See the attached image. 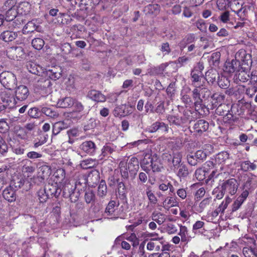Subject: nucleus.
<instances>
[{
    "label": "nucleus",
    "mask_w": 257,
    "mask_h": 257,
    "mask_svg": "<svg viewBox=\"0 0 257 257\" xmlns=\"http://www.w3.org/2000/svg\"><path fill=\"white\" fill-rule=\"evenodd\" d=\"M235 58L240 62V67L243 70H250L252 61L251 55L243 49L239 50L235 55Z\"/></svg>",
    "instance_id": "4"
},
{
    "label": "nucleus",
    "mask_w": 257,
    "mask_h": 257,
    "mask_svg": "<svg viewBox=\"0 0 257 257\" xmlns=\"http://www.w3.org/2000/svg\"><path fill=\"white\" fill-rule=\"evenodd\" d=\"M163 204L164 206L167 207H171L178 206L179 202L177 198L174 197H167L164 200Z\"/></svg>",
    "instance_id": "54"
},
{
    "label": "nucleus",
    "mask_w": 257,
    "mask_h": 257,
    "mask_svg": "<svg viewBox=\"0 0 257 257\" xmlns=\"http://www.w3.org/2000/svg\"><path fill=\"white\" fill-rule=\"evenodd\" d=\"M152 219L160 225L163 224L166 219L165 215L161 213L153 214Z\"/></svg>",
    "instance_id": "61"
},
{
    "label": "nucleus",
    "mask_w": 257,
    "mask_h": 257,
    "mask_svg": "<svg viewBox=\"0 0 257 257\" xmlns=\"http://www.w3.org/2000/svg\"><path fill=\"white\" fill-rule=\"evenodd\" d=\"M232 199L229 196H226L225 200L222 202L219 206L216 208L217 211L223 213L225 209L227 208L228 204L231 202Z\"/></svg>",
    "instance_id": "60"
},
{
    "label": "nucleus",
    "mask_w": 257,
    "mask_h": 257,
    "mask_svg": "<svg viewBox=\"0 0 257 257\" xmlns=\"http://www.w3.org/2000/svg\"><path fill=\"white\" fill-rule=\"evenodd\" d=\"M121 177L124 179H127L129 177L128 172L136 174L139 169V162L138 159L133 157L127 161H121L118 165Z\"/></svg>",
    "instance_id": "1"
},
{
    "label": "nucleus",
    "mask_w": 257,
    "mask_h": 257,
    "mask_svg": "<svg viewBox=\"0 0 257 257\" xmlns=\"http://www.w3.org/2000/svg\"><path fill=\"white\" fill-rule=\"evenodd\" d=\"M248 70L240 68L238 70V73L234 76V82L238 84L241 82H247L249 77L250 78L248 72Z\"/></svg>",
    "instance_id": "14"
},
{
    "label": "nucleus",
    "mask_w": 257,
    "mask_h": 257,
    "mask_svg": "<svg viewBox=\"0 0 257 257\" xmlns=\"http://www.w3.org/2000/svg\"><path fill=\"white\" fill-rule=\"evenodd\" d=\"M217 83L220 88L227 89L230 85V80L227 77L221 75L218 79Z\"/></svg>",
    "instance_id": "47"
},
{
    "label": "nucleus",
    "mask_w": 257,
    "mask_h": 257,
    "mask_svg": "<svg viewBox=\"0 0 257 257\" xmlns=\"http://www.w3.org/2000/svg\"><path fill=\"white\" fill-rule=\"evenodd\" d=\"M66 173L65 170L62 168H59L54 172L53 174V181L56 184L59 185V187H61V184L63 183L65 180H67L65 178Z\"/></svg>",
    "instance_id": "15"
},
{
    "label": "nucleus",
    "mask_w": 257,
    "mask_h": 257,
    "mask_svg": "<svg viewBox=\"0 0 257 257\" xmlns=\"http://www.w3.org/2000/svg\"><path fill=\"white\" fill-rule=\"evenodd\" d=\"M116 146L111 143H107L103 147L101 151L102 155L104 157L108 156L111 155L113 152H115Z\"/></svg>",
    "instance_id": "34"
},
{
    "label": "nucleus",
    "mask_w": 257,
    "mask_h": 257,
    "mask_svg": "<svg viewBox=\"0 0 257 257\" xmlns=\"http://www.w3.org/2000/svg\"><path fill=\"white\" fill-rule=\"evenodd\" d=\"M66 128V124L63 121H57L53 125L52 135L53 136H56L59 134L61 131L65 130Z\"/></svg>",
    "instance_id": "39"
},
{
    "label": "nucleus",
    "mask_w": 257,
    "mask_h": 257,
    "mask_svg": "<svg viewBox=\"0 0 257 257\" xmlns=\"http://www.w3.org/2000/svg\"><path fill=\"white\" fill-rule=\"evenodd\" d=\"M18 164H19V167H21L22 172L28 173V177L29 173H33L35 171V168L32 165V162L28 159L22 160L18 162Z\"/></svg>",
    "instance_id": "16"
},
{
    "label": "nucleus",
    "mask_w": 257,
    "mask_h": 257,
    "mask_svg": "<svg viewBox=\"0 0 257 257\" xmlns=\"http://www.w3.org/2000/svg\"><path fill=\"white\" fill-rule=\"evenodd\" d=\"M52 83L46 77L42 76L35 85V90L42 96L47 95L51 91Z\"/></svg>",
    "instance_id": "3"
},
{
    "label": "nucleus",
    "mask_w": 257,
    "mask_h": 257,
    "mask_svg": "<svg viewBox=\"0 0 257 257\" xmlns=\"http://www.w3.org/2000/svg\"><path fill=\"white\" fill-rule=\"evenodd\" d=\"M72 21L71 16L67 14L60 13L57 18L58 22L62 25H68Z\"/></svg>",
    "instance_id": "45"
},
{
    "label": "nucleus",
    "mask_w": 257,
    "mask_h": 257,
    "mask_svg": "<svg viewBox=\"0 0 257 257\" xmlns=\"http://www.w3.org/2000/svg\"><path fill=\"white\" fill-rule=\"evenodd\" d=\"M229 155L225 151H223L217 154L214 159L217 165H221L220 169H223V165L225 164L226 161L229 159Z\"/></svg>",
    "instance_id": "20"
},
{
    "label": "nucleus",
    "mask_w": 257,
    "mask_h": 257,
    "mask_svg": "<svg viewBox=\"0 0 257 257\" xmlns=\"http://www.w3.org/2000/svg\"><path fill=\"white\" fill-rule=\"evenodd\" d=\"M151 163V170L154 173L161 172L163 168L160 161L157 158V156L154 157V159Z\"/></svg>",
    "instance_id": "46"
},
{
    "label": "nucleus",
    "mask_w": 257,
    "mask_h": 257,
    "mask_svg": "<svg viewBox=\"0 0 257 257\" xmlns=\"http://www.w3.org/2000/svg\"><path fill=\"white\" fill-rule=\"evenodd\" d=\"M117 193L118 196L120 199H124L126 198L127 189L123 182H119L117 185Z\"/></svg>",
    "instance_id": "31"
},
{
    "label": "nucleus",
    "mask_w": 257,
    "mask_h": 257,
    "mask_svg": "<svg viewBox=\"0 0 257 257\" xmlns=\"http://www.w3.org/2000/svg\"><path fill=\"white\" fill-rule=\"evenodd\" d=\"M209 123L204 119L197 120L193 126V133L194 135L201 136L206 132L209 128Z\"/></svg>",
    "instance_id": "7"
},
{
    "label": "nucleus",
    "mask_w": 257,
    "mask_h": 257,
    "mask_svg": "<svg viewBox=\"0 0 257 257\" xmlns=\"http://www.w3.org/2000/svg\"><path fill=\"white\" fill-rule=\"evenodd\" d=\"M32 45L35 49L41 50L44 45V41L41 38H35L32 41Z\"/></svg>",
    "instance_id": "62"
},
{
    "label": "nucleus",
    "mask_w": 257,
    "mask_h": 257,
    "mask_svg": "<svg viewBox=\"0 0 257 257\" xmlns=\"http://www.w3.org/2000/svg\"><path fill=\"white\" fill-rule=\"evenodd\" d=\"M30 6L28 2L20 3L17 6V17L18 15L23 16L26 15L29 12Z\"/></svg>",
    "instance_id": "38"
},
{
    "label": "nucleus",
    "mask_w": 257,
    "mask_h": 257,
    "mask_svg": "<svg viewBox=\"0 0 257 257\" xmlns=\"http://www.w3.org/2000/svg\"><path fill=\"white\" fill-rule=\"evenodd\" d=\"M219 76L218 72L216 69H210L206 72L204 79L208 83H213L215 81L216 78L218 79Z\"/></svg>",
    "instance_id": "24"
},
{
    "label": "nucleus",
    "mask_w": 257,
    "mask_h": 257,
    "mask_svg": "<svg viewBox=\"0 0 257 257\" xmlns=\"http://www.w3.org/2000/svg\"><path fill=\"white\" fill-rule=\"evenodd\" d=\"M233 108L231 112H228L227 114L224 115L223 116V121L225 123L231 124L236 121L238 119V115L240 114H237L235 112V109Z\"/></svg>",
    "instance_id": "23"
},
{
    "label": "nucleus",
    "mask_w": 257,
    "mask_h": 257,
    "mask_svg": "<svg viewBox=\"0 0 257 257\" xmlns=\"http://www.w3.org/2000/svg\"><path fill=\"white\" fill-rule=\"evenodd\" d=\"M107 188L104 180H101L100 182L98 187L97 194L99 197H103L107 194Z\"/></svg>",
    "instance_id": "48"
},
{
    "label": "nucleus",
    "mask_w": 257,
    "mask_h": 257,
    "mask_svg": "<svg viewBox=\"0 0 257 257\" xmlns=\"http://www.w3.org/2000/svg\"><path fill=\"white\" fill-rule=\"evenodd\" d=\"M146 194L151 204H156L157 202V198L152 192L151 186H148L146 189Z\"/></svg>",
    "instance_id": "55"
},
{
    "label": "nucleus",
    "mask_w": 257,
    "mask_h": 257,
    "mask_svg": "<svg viewBox=\"0 0 257 257\" xmlns=\"http://www.w3.org/2000/svg\"><path fill=\"white\" fill-rule=\"evenodd\" d=\"M145 11L149 14L157 15L160 11V6L158 4H150L145 7Z\"/></svg>",
    "instance_id": "44"
},
{
    "label": "nucleus",
    "mask_w": 257,
    "mask_h": 257,
    "mask_svg": "<svg viewBox=\"0 0 257 257\" xmlns=\"http://www.w3.org/2000/svg\"><path fill=\"white\" fill-rule=\"evenodd\" d=\"M51 173V168L48 165H43L39 168V174L44 179L49 176Z\"/></svg>",
    "instance_id": "57"
},
{
    "label": "nucleus",
    "mask_w": 257,
    "mask_h": 257,
    "mask_svg": "<svg viewBox=\"0 0 257 257\" xmlns=\"http://www.w3.org/2000/svg\"><path fill=\"white\" fill-rule=\"evenodd\" d=\"M16 78L13 74L9 72H3L0 74V82L2 84L11 89L10 87L15 83Z\"/></svg>",
    "instance_id": "9"
},
{
    "label": "nucleus",
    "mask_w": 257,
    "mask_h": 257,
    "mask_svg": "<svg viewBox=\"0 0 257 257\" xmlns=\"http://www.w3.org/2000/svg\"><path fill=\"white\" fill-rule=\"evenodd\" d=\"M191 80L192 85L195 87L201 88L204 85V77L203 73L196 70H192L191 72Z\"/></svg>",
    "instance_id": "8"
},
{
    "label": "nucleus",
    "mask_w": 257,
    "mask_h": 257,
    "mask_svg": "<svg viewBox=\"0 0 257 257\" xmlns=\"http://www.w3.org/2000/svg\"><path fill=\"white\" fill-rule=\"evenodd\" d=\"M81 150L89 155H93L96 151V145L92 141H85L80 145Z\"/></svg>",
    "instance_id": "18"
},
{
    "label": "nucleus",
    "mask_w": 257,
    "mask_h": 257,
    "mask_svg": "<svg viewBox=\"0 0 257 257\" xmlns=\"http://www.w3.org/2000/svg\"><path fill=\"white\" fill-rule=\"evenodd\" d=\"M221 185L224 192L227 195V196H228V195L233 196L236 194L239 185L235 179L230 178L225 181Z\"/></svg>",
    "instance_id": "6"
},
{
    "label": "nucleus",
    "mask_w": 257,
    "mask_h": 257,
    "mask_svg": "<svg viewBox=\"0 0 257 257\" xmlns=\"http://www.w3.org/2000/svg\"><path fill=\"white\" fill-rule=\"evenodd\" d=\"M190 89L188 88L187 90L185 89L182 91L181 93V101L185 104L186 107L190 106L194 104L190 95L188 94V93L190 92Z\"/></svg>",
    "instance_id": "28"
},
{
    "label": "nucleus",
    "mask_w": 257,
    "mask_h": 257,
    "mask_svg": "<svg viewBox=\"0 0 257 257\" xmlns=\"http://www.w3.org/2000/svg\"><path fill=\"white\" fill-rule=\"evenodd\" d=\"M72 183H73L76 190L80 194V191H84L86 188L87 182V178L84 175L79 173H75L73 177L71 178Z\"/></svg>",
    "instance_id": "5"
},
{
    "label": "nucleus",
    "mask_w": 257,
    "mask_h": 257,
    "mask_svg": "<svg viewBox=\"0 0 257 257\" xmlns=\"http://www.w3.org/2000/svg\"><path fill=\"white\" fill-rule=\"evenodd\" d=\"M37 195L40 203H44L46 202L47 199L50 198L49 195L47 194L44 189H40L37 192Z\"/></svg>",
    "instance_id": "63"
},
{
    "label": "nucleus",
    "mask_w": 257,
    "mask_h": 257,
    "mask_svg": "<svg viewBox=\"0 0 257 257\" xmlns=\"http://www.w3.org/2000/svg\"><path fill=\"white\" fill-rule=\"evenodd\" d=\"M167 119L170 125L180 126L185 122L181 117L173 115H168L167 116Z\"/></svg>",
    "instance_id": "42"
},
{
    "label": "nucleus",
    "mask_w": 257,
    "mask_h": 257,
    "mask_svg": "<svg viewBox=\"0 0 257 257\" xmlns=\"http://www.w3.org/2000/svg\"><path fill=\"white\" fill-rule=\"evenodd\" d=\"M231 10L239 16V13L242 12L245 14L246 9L243 7L237 1H234L230 5Z\"/></svg>",
    "instance_id": "43"
},
{
    "label": "nucleus",
    "mask_w": 257,
    "mask_h": 257,
    "mask_svg": "<svg viewBox=\"0 0 257 257\" xmlns=\"http://www.w3.org/2000/svg\"><path fill=\"white\" fill-rule=\"evenodd\" d=\"M116 207V201L114 200L110 201L105 208V213L108 216H112V215H114Z\"/></svg>",
    "instance_id": "51"
},
{
    "label": "nucleus",
    "mask_w": 257,
    "mask_h": 257,
    "mask_svg": "<svg viewBox=\"0 0 257 257\" xmlns=\"http://www.w3.org/2000/svg\"><path fill=\"white\" fill-rule=\"evenodd\" d=\"M179 232L178 235H180L181 242L188 243L191 239V236L189 235V232L188 228L181 224H179Z\"/></svg>",
    "instance_id": "19"
},
{
    "label": "nucleus",
    "mask_w": 257,
    "mask_h": 257,
    "mask_svg": "<svg viewBox=\"0 0 257 257\" xmlns=\"http://www.w3.org/2000/svg\"><path fill=\"white\" fill-rule=\"evenodd\" d=\"M221 54L219 52L213 53L209 58V62L213 66H217L218 65Z\"/></svg>",
    "instance_id": "50"
},
{
    "label": "nucleus",
    "mask_w": 257,
    "mask_h": 257,
    "mask_svg": "<svg viewBox=\"0 0 257 257\" xmlns=\"http://www.w3.org/2000/svg\"><path fill=\"white\" fill-rule=\"evenodd\" d=\"M211 202V199L210 198H206L202 200L198 207L196 209V211L198 212H202L210 204Z\"/></svg>",
    "instance_id": "58"
},
{
    "label": "nucleus",
    "mask_w": 257,
    "mask_h": 257,
    "mask_svg": "<svg viewBox=\"0 0 257 257\" xmlns=\"http://www.w3.org/2000/svg\"><path fill=\"white\" fill-rule=\"evenodd\" d=\"M256 168V165L249 161H244L240 163V169L243 172L253 171Z\"/></svg>",
    "instance_id": "40"
},
{
    "label": "nucleus",
    "mask_w": 257,
    "mask_h": 257,
    "mask_svg": "<svg viewBox=\"0 0 257 257\" xmlns=\"http://www.w3.org/2000/svg\"><path fill=\"white\" fill-rule=\"evenodd\" d=\"M29 94V91L27 86L20 85L17 87V100H24Z\"/></svg>",
    "instance_id": "25"
},
{
    "label": "nucleus",
    "mask_w": 257,
    "mask_h": 257,
    "mask_svg": "<svg viewBox=\"0 0 257 257\" xmlns=\"http://www.w3.org/2000/svg\"><path fill=\"white\" fill-rule=\"evenodd\" d=\"M128 114L129 112L125 105L117 106L113 110V114L115 117H124L127 115Z\"/></svg>",
    "instance_id": "32"
},
{
    "label": "nucleus",
    "mask_w": 257,
    "mask_h": 257,
    "mask_svg": "<svg viewBox=\"0 0 257 257\" xmlns=\"http://www.w3.org/2000/svg\"><path fill=\"white\" fill-rule=\"evenodd\" d=\"M165 232L169 234H175L177 232L178 228L175 224L172 223H167L164 227Z\"/></svg>",
    "instance_id": "59"
},
{
    "label": "nucleus",
    "mask_w": 257,
    "mask_h": 257,
    "mask_svg": "<svg viewBox=\"0 0 257 257\" xmlns=\"http://www.w3.org/2000/svg\"><path fill=\"white\" fill-rule=\"evenodd\" d=\"M242 253L244 257H257V247L245 246L242 249Z\"/></svg>",
    "instance_id": "37"
},
{
    "label": "nucleus",
    "mask_w": 257,
    "mask_h": 257,
    "mask_svg": "<svg viewBox=\"0 0 257 257\" xmlns=\"http://www.w3.org/2000/svg\"><path fill=\"white\" fill-rule=\"evenodd\" d=\"M18 183V187L22 189V192L28 191L30 189L31 183L28 178H22Z\"/></svg>",
    "instance_id": "52"
},
{
    "label": "nucleus",
    "mask_w": 257,
    "mask_h": 257,
    "mask_svg": "<svg viewBox=\"0 0 257 257\" xmlns=\"http://www.w3.org/2000/svg\"><path fill=\"white\" fill-rule=\"evenodd\" d=\"M225 95L221 93H215L211 96V103L214 107L223 104Z\"/></svg>",
    "instance_id": "27"
},
{
    "label": "nucleus",
    "mask_w": 257,
    "mask_h": 257,
    "mask_svg": "<svg viewBox=\"0 0 257 257\" xmlns=\"http://www.w3.org/2000/svg\"><path fill=\"white\" fill-rule=\"evenodd\" d=\"M61 191L63 196L65 198H69L71 202H76L79 197V193L75 191L76 189L71 179L65 180L61 184Z\"/></svg>",
    "instance_id": "2"
},
{
    "label": "nucleus",
    "mask_w": 257,
    "mask_h": 257,
    "mask_svg": "<svg viewBox=\"0 0 257 257\" xmlns=\"http://www.w3.org/2000/svg\"><path fill=\"white\" fill-rule=\"evenodd\" d=\"M74 98L71 97H65L60 99L57 102V105L61 108H69L72 106Z\"/></svg>",
    "instance_id": "26"
},
{
    "label": "nucleus",
    "mask_w": 257,
    "mask_h": 257,
    "mask_svg": "<svg viewBox=\"0 0 257 257\" xmlns=\"http://www.w3.org/2000/svg\"><path fill=\"white\" fill-rule=\"evenodd\" d=\"M148 131L150 133H156L160 131L162 133H168L169 132V125L162 121H157L151 124L148 128Z\"/></svg>",
    "instance_id": "10"
},
{
    "label": "nucleus",
    "mask_w": 257,
    "mask_h": 257,
    "mask_svg": "<svg viewBox=\"0 0 257 257\" xmlns=\"http://www.w3.org/2000/svg\"><path fill=\"white\" fill-rule=\"evenodd\" d=\"M3 196L5 199L10 202L15 201L16 199V191L11 187L5 189Z\"/></svg>",
    "instance_id": "30"
},
{
    "label": "nucleus",
    "mask_w": 257,
    "mask_h": 257,
    "mask_svg": "<svg viewBox=\"0 0 257 257\" xmlns=\"http://www.w3.org/2000/svg\"><path fill=\"white\" fill-rule=\"evenodd\" d=\"M61 76V73L59 72L58 68L53 67L51 69H49L46 72V78L52 80H56Z\"/></svg>",
    "instance_id": "29"
},
{
    "label": "nucleus",
    "mask_w": 257,
    "mask_h": 257,
    "mask_svg": "<svg viewBox=\"0 0 257 257\" xmlns=\"http://www.w3.org/2000/svg\"><path fill=\"white\" fill-rule=\"evenodd\" d=\"M59 185L56 183L54 184L49 183L45 186L44 190L46 191L47 194L49 195L50 198H52L54 196L58 197L60 195L61 191Z\"/></svg>",
    "instance_id": "12"
},
{
    "label": "nucleus",
    "mask_w": 257,
    "mask_h": 257,
    "mask_svg": "<svg viewBox=\"0 0 257 257\" xmlns=\"http://www.w3.org/2000/svg\"><path fill=\"white\" fill-rule=\"evenodd\" d=\"M16 37L15 33L12 31H5L1 34L2 39L5 42H11L15 39Z\"/></svg>",
    "instance_id": "49"
},
{
    "label": "nucleus",
    "mask_w": 257,
    "mask_h": 257,
    "mask_svg": "<svg viewBox=\"0 0 257 257\" xmlns=\"http://www.w3.org/2000/svg\"><path fill=\"white\" fill-rule=\"evenodd\" d=\"M192 96L193 100H194V104L196 111H198L200 107H201L202 102V100L200 98V91L198 88L195 87L192 91Z\"/></svg>",
    "instance_id": "22"
},
{
    "label": "nucleus",
    "mask_w": 257,
    "mask_h": 257,
    "mask_svg": "<svg viewBox=\"0 0 257 257\" xmlns=\"http://www.w3.org/2000/svg\"><path fill=\"white\" fill-rule=\"evenodd\" d=\"M233 108H236V106L230 103H223L217 106L216 113L219 115L223 116L232 111Z\"/></svg>",
    "instance_id": "17"
},
{
    "label": "nucleus",
    "mask_w": 257,
    "mask_h": 257,
    "mask_svg": "<svg viewBox=\"0 0 257 257\" xmlns=\"http://www.w3.org/2000/svg\"><path fill=\"white\" fill-rule=\"evenodd\" d=\"M87 96L92 101L97 103L106 101V96L101 91L96 89H91L87 93Z\"/></svg>",
    "instance_id": "11"
},
{
    "label": "nucleus",
    "mask_w": 257,
    "mask_h": 257,
    "mask_svg": "<svg viewBox=\"0 0 257 257\" xmlns=\"http://www.w3.org/2000/svg\"><path fill=\"white\" fill-rule=\"evenodd\" d=\"M26 67L30 73L37 75H40V71L39 69H41L42 68L39 65L36 64L33 62L29 61L27 63Z\"/></svg>",
    "instance_id": "36"
},
{
    "label": "nucleus",
    "mask_w": 257,
    "mask_h": 257,
    "mask_svg": "<svg viewBox=\"0 0 257 257\" xmlns=\"http://www.w3.org/2000/svg\"><path fill=\"white\" fill-rule=\"evenodd\" d=\"M155 156H152L151 155H146L144 157V159L141 162V167L142 169L146 172L147 173H149L151 170V163L154 159Z\"/></svg>",
    "instance_id": "21"
},
{
    "label": "nucleus",
    "mask_w": 257,
    "mask_h": 257,
    "mask_svg": "<svg viewBox=\"0 0 257 257\" xmlns=\"http://www.w3.org/2000/svg\"><path fill=\"white\" fill-rule=\"evenodd\" d=\"M38 26L34 22V21L28 22L24 27L22 32L24 34H27L32 33L36 31Z\"/></svg>",
    "instance_id": "41"
},
{
    "label": "nucleus",
    "mask_w": 257,
    "mask_h": 257,
    "mask_svg": "<svg viewBox=\"0 0 257 257\" xmlns=\"http://www.w3.org/2000/svg\"><path fill=\"white\" fill-rule=\"evenodd\" d=\"M162 245V241L158 240L150 239L147 244V248L149 250L159 251Z\"/></svg>",
    "instance_id": "33"
},
{
    "label": "nucleus",
    "mask_w": 257,
    "mask_h": 257,
    "mask_svg": "<svg viewBox=\"0 0 257 257\" xmlns=\"http://www.w3.org/2000/svg\"><path fill=\"white\" fill-rule=\"evenodd\" d=\"M177 176L180 178H185L189 175V171L186 165L181 164L178 169Z\"/></svg>",
    "instance_id": "56"
},
{
    "label": "nucleus",
    "mask_w": 257,
    "mask_h": 257,
    "mask_svg": "<svg viewBox=\"0 0 257 257\" xmlns=\"http://www.w3.org/2000/svg\"><path fill=\"white\" fill-rule=\"evenodd\" d=\"M3 101L6 103L5 105L9 108H13L15 107L16 100L14 97L9 96L7 98H4Z\"/></svg>",
    "instance_id": "64"
},
{
    "label": "nucleus",
    "mask_w": 257,
    "mask_h": 257,
    "mask_svg": "<svg viewBox=\"0 0 257 257\" xmlns=\"http://www.w3.org/2000/svg\"><path fill=\"white\" fill-rule=\"evenodd\" d=\"M84 199L87 204H93L95 200V195L94 192L92 190L86 191Z\"/></svg>",
    "instance_id": "53"
},
{
    "label": "nucleus",
    "mask_w": 257,
    "mask_h": 257,
    "mask_svg": "<svg viewBox=\"0 0 257 257\" xmlns=\"http://www.w3.org/2000/svg\"><path fill=\"white\" fill-rule=\"evenodd\" d=\"M182 158V155L180 152L174 153L173 154V169L174 172H176L179 166H181L180 163Z\"/></svg>",
    "instance_id": "35"
},
{
    "label": "nucleus",
    "mask_w": 257,
    "mask_h": 257,
    "mask_svg": "<svg viewBox=\"0 0 257 257\" xmlns=\"http://www.w3.org/2000/svg\"><path fill=\"white\" fill-rule=\"evenodd\" d=\"M240 62L235 59H233L231 61H226L224 65V71L229 73L234 72L235 71L239 70Z\"/></svg>",
    "instance_id": "13"
}]
</instances>
